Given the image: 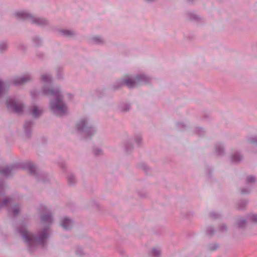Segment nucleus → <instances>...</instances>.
<instances>
[{
	"label": "nucleus",
	"mask_w": 257,
	"mask_h": 257,
	"mask_svg": "<svg viewBox=\"0 0 257 257\" xmlns=\"http://www.w3.org/2000/svg\"><path fill=\"white\" fill-rule=\"evenodd\" d=\"M44 89H45V88ZM45 91L46 94L52 95L55 99V100L51 101L50 107L52 110L59 115L65 114L67 112V107L61 99L59 91L52 89L48 90H45Z\"/></svg>",
	"instance_id": "f257e3e1"
},
{
	"label": "nucleus",
	"mask_w": 257,
	"mask_h": 257,
	"mask_svg": "<svg viewBox=\"0 0 257 257\" xmlns=\"http://www.w3.org/2000/svg\"><path fill=\"white\" fill-rule=\"evenodd\" d=\"M21 234L24 237L25 241L27 242L29 244L33 243H42L43 244L44 241L47 237V234L45 231H44L41 236L39 238L36 237L35 236L30 233L27 230H24L21 232Z\"/></svg>",
	"instance_id": "f03ea898"
},
{
	"label": "nucleus",
	"mask_w": 257,
	"mask_h": 257,
	"mask_svg": "<svg viewBox=\"0 0 257 257\" xmlns=\"http://www.w3.org/2000/svg\"><path fill=\"white\" fill-rule=\"evenodd\" d=\"M7 106L9 109L13 110L17 113H20L23 108L22 104L16 102L12 98H9L7 100Z\"/></svg>",
	"instance_id": "7ed1b4c3"
},
{
	"label": "nucleus",
	"mask_w": 257,
	"mask_h": 257,
	"mask_svg": "<svg viewBox=\"0 0 257 257\" xmlns=\"http://www.w3.org/2000/svg\"><path fill=\"white\" fill-rule=\"evenodd\" d=\"M72 222L71 220L68 218H64L62 222L61 223V226L65 229H68L72 225Z\"/></svg>",
	"instance_id": "20e7f679"
},
{
	"label": "nucleus",
	"mask_w": 257,
	"mask_h": 257,
	"mask_svg": "<svg viewBox=\"0 0 257 257\" xmlns=\"http://www.w3.org/2000/svg\"><path fill=\"white\" fill-rule=\"evenodd\" d=\"M30 79L29 77L27 75L24 76L21 78H17L14 82L16 84H21L27 82Z\"/></svg>",
	"instance_id": "39448f33"
},
{
	"label": "nucleus",
	"mask_w": 257,
	"mask_h": 257,
	"mask_svg": "<svg viewBox=\"0 0 257 257\" xmlns=\"http://www.w3.org/2000/svg\"><path fill=\"white\" fill-rule=\"evenodd\" d=\"M42 113V110L38 107L35 106L33 109V115L34 117H36L39 116Z\"/></svg>",
	"instance_id": "423d86ee"
},
{
	"label": "nucleus",
	"mask_w": 257,
	"mask_h": 257,
	"mask_svg": "<svg viewBox=\"0 0 257 257\" xmlns=\"http://www.w3.org/2000/svg\"><path fill=\"white\" fill-rule=\"evenodd\" d=\"M135 82V81L131 78L125 80V83L129 88L133 87L134 86Z\"/></svg>",
	"instance_id": "0eeeda50"
},
{
	"label": "nucleus",
	"mask_w": 257,
	"mask_h": 257,
	"mask_svg": "<svg viewBox=\"0 0 257 257\" xmlns=\"http://www.w3.org/2000/svg\"><path fill=\"white\" fill-rule=\"evenodd\" d=\"M17 15L19 18L22 19H26L29 16L28 14L24 12H18L17 13Z\"/></svg>",
	"instance_id": "6e6552de"
},
{
	"label": "nucleus",
	"mask_w": 257,
	"mask_h": 257,
	"mask_svg": "<svg viewBox=\"0 0 257 257\" xmlns=\"http://www.w3.org/2000/svg\"><path fill=\"white\" fill-rule=\"evenodd\" d=\"M42 79L44 83L49 82L51 80V77L47 75H44L42 76Z\"/></svg>",
	"instance_id": "1a4fd4ad"
},
{
	"label": "nucleus",
	"mask_w": 257,
	"mask_h": 257,
	"mask_svg": "<svg viewBox=\"0 0 257 257\" xmlns=\"http://www.w3.org/2000/svg\"><path fill=\"white\" fill-rule=\"evenodd\" d=\"M160 253V249L155 248L152 251V254L154 256H158Z\"/></svg>",
	"instance_id": "9d476101"
},
{
	"label": "nucleus",
	"mask_w": 257,
	"mask_h": 257,
	"mask_svg": "<svg viewBox=\"0 0 257 257\" xmlns=\"http://www.w3.org/2000/svg\"><path fill=\"white\" fill-rule=\"evenodd\" d=\"M42 221L43 222L45 221H51V218L50 216H43L42 217Z\"/></svg>",
	"instance_id": "9b49d317"
},
{
	"label": "nucleus",
	"mask_w": 257,
	"mask_h": 257,
	"mask_svg": "<svg viewBox=\"0 0 257 257\" xmlns=\"http://www.w3.org/2000/svg\"><path fill=\"white\" fill-rule=\"evenodd\" d=\"M62 33L64 35H66V36H68L71 34L70 32L68 30H64V31H62Z\"/></svg>",
	"instance_id": "f8f14e48"
},
{
	"label": "nucleus",
	"mask_w": 257,
	"mask_h": 257,
	"mask_svg": "<svg viewBox=\"0 0 257 257\" xmlns=\"http://www.w3.org/2000/svg\"><path fill=\"white\" fill-rule=\"evenodd\" d=\"M7 47V45L5 43H3L0 45V50H4Z\"/></svg>",
	"instance_id": "ddd939ff"
},
{
	"label": "nucleus",
	"mask_w": 257,
	"mask_h": 257,
	"mask_svg": "<svg viewBox=\"0 0 257 257\" xmlns=\"http://www.w3.org/2000/svg\"><path fill=\"white\" fill-rule=\"evenodd\" d=\"M251 219L254 222L257 221V215H253L251 217Z\"/></svg>",
	"instance_id": "4468645a"
},
{
	"label": "nucleus",
	"mask_w": 257,
	"mask_h": 257,
	"mask_svg": "<svg viewBox=\"0 0 257 257\" xmlns=\"http://www.w3.org/2000/svg\"><path fill=\"white\" fill-rule=\"evenodd\" d=\"M4 90L3 83L0 81V93Z\"/></svg>",
	"instance_id": "2eb2a0df"
},
{
	"label": "nucleus",
	"mask_w": 257,
	"mask_h": 257,
	"mask_svg": "<svg viewBox=\"0 0 257 257\" xmlns=\"http://www.w3.org/2000/svg\"><path fill=\"white\" fill-rule=\"evenodd\" d=\"M247 182H251V181L253 182L254 181V179L253 177L250 176L247 178Z\"/></svg>",
	"instance_id": "dca6fc26"
},
{
	"label": "nucleus",
	"mask_w": 257,
	"mask_h": 257,
	"mask_svg": "<svg viewBox=\"0 0 257 257\" xmlns=\"http://www.w3.org/2000/svg\"><path fill=\"white\" fill-rule=\"evenodd\" d=\"M233 161H239V158H237V159H235V157H234L233 158Z\"/></svg>",
	"instance_id": "f3484780"
},
{
	"label": "nucleus",
	"mask_w": 257,
	"mask_h": 257,
	"mask_svg": "<svg viewBox=\"0 0 257 257\" xmlns=\"http://www.w3.org/2000/svg\"><path fill=\"white\" fill-rule=\"evenodd\" d=\"M96 155H99L101 154V152L100 151H99L98 153H95Z\"/></svg>",
	"instance_id": "a211bd4d"
},
{
	"label": "nucleus",
	"mask_w": 257,
	"mask_h": 257,
	"mask_svg": "<svg viewBox=\"0 0 257 257\" xmlns=\"http://www.w3.org/2000/svg\"><path fill=\"white\" fill-rule=\"evenodd\" d=\"M18 213V211H17L16 209H14V213L15 214H16Z\"/></svg>",
	"instance_id": "6ab92c4d"
},
{
	"label": "nucleus",
	"mask_w": 257,
	"mask_h": 257,
	"mask_svg": "<svg viewBox=\"0 0 257 257\" xmlns=\"http://www.w3.org/2000/svg\"><path fill=\"white\" fill-rule=\"evenodd\" d=\"M242 223H243V224H245V221L244 220H242Z\"/></svg>",
	"instance_id": "aec40b11"
},
{
	"label": "nucleus",
	"mask_w": 257,
	"mask_h": 257,
	"mask_svg": "<svg viewBox=\"0 0 257 257\" xmlns=\"http://www.w3.org/2000/svg\"><path fill=\"white\" fill-rule=\"evenodd\" d=\"M240 226H243V224H241Z\"/></svg>",
	"instance_id": "412c9836"
}]
</instances>
